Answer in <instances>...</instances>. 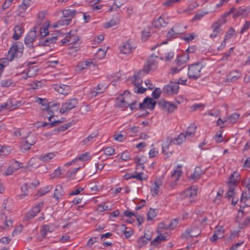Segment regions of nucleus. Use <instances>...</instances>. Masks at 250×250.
I'll return each mask as SVG.
<instances>
[{
    "instance_id": "25",
    "label": "nucleus",
    "mask_w": 250,
    "mask_h": 250,
    "mask_svg": "<svg viewBox=\"0 0 250 250\" xmlns=\"http://www.w3.org/2000/svg\"><path fill=\"white\" fill-rule=\"evenodd\" d=\"M196 126L194 125H191L184 132L185 136L188 137H192L196 132Z\"/></svg>"
},
{
    "instance_id": "60",
    "label": "nucleus",
    "mask_w": 250,
    "mask_h": 250,
    "mask_svg": "<svg viewBox=\"0 0 250 250\" xmlns=\"http://www.w3.org/2000/svg\"><path fill=\"white\" fill-rule=\"evenodd\" d=\"M222 131H218L215 137V141L217 143H221L223 141V137L222 136Z\"/></svg>"
},
{
    "instance_id": "30",
    "label": "nucleus",
    "mask_w": 250,
    "mask_h": 250,
    "mask_svg": "<svg viewBox=\"0 0 250 250\" xmlns=\"http://www.w3.org/2000/svg\"><path fill=\"white\" fill-rule=\"evenodd\" d=\"M54 156L55 155L53 153H48L40 155L39 159L40 160L45 162L52 159Z\"/></svg>"
},
{
    "instance_id": "48",
    "label": "nucleus",
    "mask_w": 250,
    "mask_h": 250,
    "mask_svg": "<svg viewBox=\"0 0 250 250\" xmlns=\"http://www.w3.org/2000/svg\"><path fill=\"white\" fill-rule=\"evenodd\" d=\"M175 33L178 35L179 34H182L185 32L184 29H181L180 27V25L176 24L174 26L171 28Z\"/></svg>"
},
{
    "instance_id": "23",
    "label": "nucleus",
    "mask_w": 250,
    "mask_h": 250,
    "mask_svg": "<svg viewBox=\"0 0 250 250\" xmlns=\"http://www.w3.org/2000/svg\"><path fill=\"white\" fill-rule=\"evenodd\" d=\"M162 185V183L160 181L156 180L154 182V187L151 188V192L152 196H156L159 192L160 187Z\"/></svg>"
},
{
    "instance_id": "41",
    "label": "nucleus",
    "mask_w": 250,
    "mask_h": 250,
    "mask_svg": "<svg viewBox=\"0 0 250 250\" xmlns=\"http://www.w3.org/2000/svg\"><path fill=\"white\" fill-rule=\"evenodd\" d=\"M250 198V189L248 191H243L240 199V202H244V203L248 201Z\"/></svg>"
},
{
    "instance_id": "14",
    "label": "nucleus",
    "mask_w": 250,
    "mask_h": 250,
    "mask_svg": "<svg viewBox=\"0 0 250 250\" xmlns=\"http://www.w3.org/2000/svg\"><path fill=\"white\" fill-rule=\"evenodd\" d=\"M240 175L237 172H234L231 174L227 183L228 185L235 187L240 181Z\"/></svg>"
},
{
    "instance_id": "10",
    "label": "nucleus",
    "mask_w": 250,
    "mask_h": 250,
    "mask_svg": "<svg viewBox=\"0 0 250 250\" xmlns=\"http://www.w3.org/2000/svg\"><path fill=\"white\" fill-rule=\"evenodd\" d=\"M226 22L225 18L223 16L222 19L214 22L211 26V28L213 29V33L210 35V37L211 38L216 37L221 31V26Z\"/></svg>"
},
{
    "instance_id": "54",
    "label": "nucleus",
    "mask_w": 250,
    "mask_h": 250,
    "mask_svg": "<svg viewBox=\"0 0 250 250\" xmlns=\"http://www.w3.org/2000/svg\"><path fill=\"white\" fill-rule=\"evenodd\" d=\"M80 168L81 167H79L77 168H73L71 170L68 171L66 173V177L69 178L74 176V175H75L78 170H79Z\"/></svg>"
},
{
    "instance_id": "51",
    "label": "nucleus",
    "mask_w": 250,
    "mask_h": 250,
    "mask_svg": "<svg viewBox=\"0 0 250 250\" xmlns=\"http://www.w3.org/2000/svg\"><path fill=\"white\" fill-rule=\"evenodd\" d=\"M235 30L232 28H230L229 29L227 32L225 37V40H228L230 39L234 35Z\"/></svg>"
},
{
    "instance_id": "38",
    "label": "nucleus",
    "mask_w": 250,
    "mask_h": 250,
    "mask_svg": "<svg viewBox=\"0 0 250 250\" xmlns=\"http://www.w3.org/2000/svg\"><path fill=\"white\" fill-rule=\"evenodd\" d=\"M52 230L50 229V228L49 226H48L47 225H43L42 226V229L41 230V235L43 238H45L47 233L48 232H51Z\"/></svg>"
},
{
    "instance_id": "39",
    "label": "nucleus",
    "mask_w": 250,
    "mask_h": 250,
    "mask_svg": "<svg viewBox=\"0 0 250 250\" xmlns=\"http://www.w3.org/2000/svg\"><path fill=\"white\" fill-rule=\"evenodd\" d=\"M0 84L2 87H9L10 86H14V83L11 79H4L0 82Z\"/></svg>"
},
{
    "instance_id": "42",
    "label": "nucleus",
    "mask_w": 250,
    "mask_h": 250,
    "mask_svg": "<svg viewBox=\"0 0 250 250\" xmlns=\"http://www.w3.org/2000/svg\"><path fill=\"white\" fill-rule=\"evenodd\" d=\"M28 188H30L27 183H24L21 187V190L23 193L21 195H19V197L21 199H22L23 197L27 195V191Z\"/></svg>"
},
{
    "instance_id": "15",
    "label": "nucleus",
    "mask_w": 250,
    "mask_h": 250,
    "mask_svg": "<svg viewBox=\"0 0 250 250\" xmlns=\"http://www.w3.org/2000/svg\"><path fill=\"white\" fill-rule=\"evenodd\" d=\"M241 76V73L237 71H230L227 75L226 81L228 82H233Z\"/></svg>"
},
{
    "instance_id": "56",
    "label": "nucleus",
    "mask_w": 250,
    "mask_h": 250,
    "mask_svg": "<svg viewBox=\"0 0 250 250\" xmlns=\"http://www.w3.org/2000/svg\"><path fill=\"white\" fill-rule=\"evenodd\" d=\"M48 108H51L54 111H57L59 108L60 104L58 103H53L52 102H49V105H48Z\"/></svg>"
},
{
    "instance_id": "58",
    "label": "nucleus",
    "mask_w": 250,
    "mask_h": 250,
    "mask_svg": "<svg viewBox=\"0 0 250 250\" xmlns=\"http://www.w3.org/2000/svg\"><path fill=\"white\" fill-rule=\"evenodd\" d=\"M115 151V149L112 147H107L104 149V154L108 156L112 155Z\"/></svg>"
},
{
    "instance_id": "29",
    "label": "nucleus",
    "mask_w": 250,
    "mask_h": 250,
    "mask_svg": "<svg viewBox=\"0 0 250 250\" xmlns=\"http://www.w3.org/2000/svg\"><path fill=\"white\" fill-rule=\"evenodd\" d=\"M189 59V57L188 54H184L180 56H178L175 60L176 64L178 65H181L185 63Z\"/></svg>"
},
{
    "instance_id": "37",
    "label": "nucleus",
    "mask_w": 250,
    "mask_h": 250,
    "mask_svg": "<svg viewBox=\"0 0 250 250\" xmlns=\"http://www.w3.org/2000/svg\"><path fill=\"white\" fill-rule=\"evenodd\" d=\"M179 218H175V219H173L168 225L165 227V229H175L179 223Z\"/></svg>"
},
{
    "instance_id": "32",
    "label": "nucleus",
    "mask_w": 250,
    "mask_h": 250,
    "mask_svg": "<svg viewBox=\"0 0 250 250\" xmlns=\"http://www.w3.org/2000/svg\"><path fill=\"white\" fill-rule=\"evenodd\" d=\"M136 160L135 161L136 164H137V168L136 169H139V167H142V169L144 168V164L145 162V157L144 156L142 155L141 157H136Z\"/></svg>"
},
{
    "instance_id": "18",
    "label": "nucleus",
    "mask_w": 250,
    "mask_h": 250,
    "mask_svg": "<svg viewBox=\"0 0 250 250\" xmlns=\"http://www.w3.org/2000/svg\"><path fill=\"white\" fill-rule=\"evenodd\" d=\"M133 48L127 41L122 44L120 47V50L122 53L127 54L130 53Z\"/></svg>"
},
{
    "instance_id": "36",
    "label": "nucleus",
    "mask_w": 250,
    "mask_h": 250,
    "mask_svg": "<svg viewBox=\"0 0 250 250\" xmlns=\"http://www.w3.org/2000/svg\"><path fill=\"white\" fill-rule=\"evenodd\" d=\"M229 189L225 195V197L227 198H230L234 195H236V193L234 192L235 187L231 185H228Z\"/></svg>"
},
{
    "instance_id": "57",
    "label": "nucleus",
    "mask_w": 250,
    "mask_h": 250,
    "mask_svg": "<svg viewBox=\"0 0 250 250\" xmlns=\"http://www.w3.org/2000/svg\"><path fill=\"white\" fill-rule=\"evenodd\" d=\"M31 0H23L22 3L20 5V7L23 10H26L30 5Z\"/></svg>"
},
{
    "instance_id": "62",
    "label": "nucleus",
    "mask_w": 250,
    "mask_h": 250,
    "mask_svg": "<svg viewBox=\"0 0 250 250\" xmlns=\"http://www.w3.org/2000/svg\"><path fill=\"white\" fill-rule=\"evenodd\" d=\"M152 236V233L150 232L149 230H145L144 236H142L144 237V239H146L148 241H150Z\"/></svg>"
},
{
    "instance_id": "28",
    "label": "nucleus",
    "mask_w": 250,
    "mask_h": 250,
    "mask_svg": "<svg viewBox=\"0 0 250 250\" xmlns=\"http://www.w3.org/2000/svg\"><path fill=\"white\" fill-rule=\"evenodd\" d=\"M56 90L61 94L66 95L69 92L70 88L68 85L62 84L56 87Z\"/></svg>"
},
{
    "instance_id": "17",
    "label": "nucleus",
    "mask_w": 250,
    "mask_h": 250,
    "mask_svg": "<svg viewBox=\"0 0 250 250\" xmlns=\"http://www.w3.org/2000/svg\"><path fill=\"white\" fill-rule=\"evenodd\" d=\"M24 32L23 27L21 25H16L14 28V34L13 38L15 40H19Z\"/></svg>"
},
{
    "instance_id": "20",
    "label": "nucleus",
    "mask_w": 250,
    "mask_h": 250,
    "mask_svg": "<svg viewBox=\"0 0 250 250\" xmlns=\"http://www.w3.org/2000/svg\"><path fill=\"white\" fill-rule=\"evenodd\" d=\"M107 86L104 85L103 84L99 83L94 88V90L91 91V94L92 96H96L99 93L104 92V90L107 88Z\"/></svg>"
},
{
    "instance_id": "11",
    "label": "nucleus",
    "mask_w": 250,
    "mask_h": 250,
    "mask_svg": "<svg viewBox=\"0 0 250 250\" xmlns=\"http://www.w3.org/2000/svg\"><path fill=\"white\" fill-rule=\"evenodd\" d=\"M247 9L246 8L239 7L238 9H236L234 7L230 9L229 11L226 13L224 15V17L226 18L227 16L231 13H233V18H237L240 16L244 15L247 16L248 13H247Z\"/></svg>"
},
{
    "instance_id": "44",
    "label": "nucleus",
    "mask_w": 250,
    "mask_h": 250,
    "mask_svg": "<svg viewBox=\"0 0 250 250\" xmlns=\"http://www.w3.org/2000/svg\"><path fill=\"white\" fill-rule=\"evenodd\" d=\"M26 139V140L28 142V143H29V144H30L31 146L34 145L37 141L35 135L34 134L28 135Z\"/></svg>"
},
{
    "instance_id": "26",
    "label": "nucleus",
    "mask_w": 250,
    "mask_h": 250,
    "mask_svg": "<svg viewBox=\"0 0 250 250\" xmlns=\"http://www.w3.org/2000/svg\"><path fill=\"white\" fill-rule=\"evenodd\" d=\"M167 24V22H166L164 19L162 18L161 17H160L157 20L154 21L152 22V25L157 28L160 27L165 26Z\"/></svg>"
},
{
    "instance_id": "64",
    "label": "nucleus",
    "mask_w": 250,
    "mask_h": 250,
    "mask_svg": "<svg viewBox=\"0 0 250 250\" xmlns=\"http://www.w3.org/2000/svg\"><path fill=\"white\" fill-rule=\"evenodd\" d=\"M35 216H36V215L33 213V212L30 210L25 214V219L28 221L33 218Z\"/></svg>"
},
{
    "instance_id": "34",
    "label": "nucleus",
    "mask_w": 250,
    "mask_h": 250,
    "mask_svg": "<svg viewBox=\"0 0 250 250\" xmlns=\"http://www.w3.org/2000/svg\"><path fill=\"white\" fill-rule=\"evenodd\" d=\"M157 215V209L150 208L147 214V220H152Z\"/></svg>"
},
{
    "instance_id": "16",
    "label": "nucleus",
    "mask_w": 250,
    "mask_h": 250,
    "mask_svg": "<svg viewBox=\"0 0 250 250\" xmlns=\"http://www.w3.org/2000/svg\"><path fill=\"white\" fill-rule=\"evenodd\" d=\"M65 194V193L62 189V187L61 185H57L55 190L53 197L57 200L62 198Z\"/></svg>"
},
{
    "instance_id": "33",
    "label": "nucleus",
    "mask_w": 250,
    "mask_h": 250,
    "mask_svg": "<svg viewBox=\"0 0 250 250\" xmlns=\"http://www.w3.org/2000/svg\"><path fill=\"white\" fill-rule=\"evenodd\" d=\"M63 122V121L62 120H56V121H54L52 122H50V123L44 122L42 124V126L44 127V126H48V127L50 128V127H52L53 126H57L59 124L62 123Z\"/></svg>"
},
{
    "instance_id": "1",
    "label": "nucleus",
    "mask_w": 250,
    "mask_h": 250,
    "mask_svg": "<svg viewBox=\"0 0 250 250\" xmlns=\"http://www.w3.org/2000/svg\"><path fill=\"white\" fill-rule=\"evenodd\" d=\"M147 64L144 66L143 69L140 70L137 74L133 76L134 80L132 83L135 86L142 85L143 80L142 78L146 74H147L151 70H154L157 66V62L154 59L153 55L150 56L147 59Z\"/></svg>"
},
{
    "instance_id": "53",
    "label": "nucleus",
    "mask_w": 250,
    "mask_h": 250,
    "mask_svg": "<svg viewBox=\"0 0 250 250\" xmlns=\"http://www.w3.org/2000/svg\"><path fill=\"white\" fill-rule=\"evenodd\" d=\"M194 38L195 36L193 33H189L187 34L186 36L182 37L181 39L185 40L187 42H189L194 39Z\"/></svg>"
},
{
    "instance_id": "55",
    "label": "nucleus",
    "mask_w": 250,
    "mask_h": 250,
    "mask_svg": "<svg viewBox=\"0 0 250 250\" xmlns=\"http://www.w3.org/2000/svg\"><path fill=\"white\" fill-rule=\"evenodd\" d=\"M161 94V91L160 88H156L152 93V96L154 99H157L160 97Z\"/></svg>"
},
{
    "instance_id": "27",
    "label": "nucleus",
    "mask_w": 250,
    "mask_h": 250,
    "mask_svg": "<svg viewBox=\"0 0 250 250\" xmlns=\"http://www.w3.org/2000/svg\"><path fill=\"white\" fill-rule=\"evenodd\" d=\"M197 189L196 188L192 187L186 190L184 194L186 197L191 198L197 195Z\"/></svg>"
},
{
    "instance_id": "9",
    "label": "nucleus",
    "mask_w": 250,
    "mask_h": 250,
    "mask_svg": "<svg viewBox=\"0 0 250 250\" xmlns=\"http://www.w3.org/2000/svg\"><path fill=\"white\" fill-rule=\"evenodd\" d=\"M76 12L75 10H71L69 9H65L62 11L63 17L66 18L65 20H61L59 23L61 25H69L72 20V18L75 15Z\"/></svg>"
},
{
    "instance_id": "52",
    "label": "nucleus",
    "mask_w": 250,
    "mask_h": 250,
    "mask_svg": "<svg viewBox=\"0 0 250 250\" xmlns=\"http://www.w3.org/2000/svg\"><path fill=\"white\" fill-rule=\"evenodd\" d=\"M150 31H146L145 30H143L142 32V40L143 42H146L148 39V38L150 36Z\"/></svg>"
},
{
    "instance_id": "50",
    "label": "nucleus",
    "mask_w": 250,
    "mask_h": 250,
    "mask_svg": "<svg viewBox=\"0 0 250 250\" xmlns=\"http://www.w3.org/2000/svg\"><path fill=\"white\" fill-rule=\"evenodd\" d=\"M177 37V35L175 33L172 28L168 32L167 35V38L168 40H171Z\"/></svg>"
},
{
    "instance_id": "43",
    "label": "nucleus",
    "mask_w": 250,
    "mask_h": 250,
    "mask_svg": "<svg viewBox=\"0 0 250 250\" xmlns=\"http://www.w3.org/2000/svg\"><path fill=\"white\" fill-rule=\"evenodd\" d=\"M21 149L22 150V151L23 152V150L24 151L28 150L31 146L29 144V143L26 140H23L21 142Z\"/></svg>"
},
{
    "instance_id": "49",
    "label": "nucleus",
    "mask_w": 250,
    "mask_h": 250,
    "mask_svg": "<svg viewBox=\"0 0 250 250\" xmlns=\"http://www.w3.org/2000/svg\"><path fill=\"white\" fill-rule=\"evenodd\" d=\"M240 115L237 113H233L231 114L229 118V121L231 123H235L237 122L239 117Z\"/></svg>"
},
{
    "instance_id": "5",
    "label": "nucleus",
    "mask_w": 250,
    "mask_h": 250,
    "mask_svg": "<svg viewBox=\"0 0 250 250\" xmlns=\"http://www.w3.org/2000/svg\"><path fill=\"white\" fill-rule=\"evenodd\" d=\"M186 136L184 132L181 133L177 137L174 138H167V144L165 146H162V152L164 153L166 149H168L169 146L173 144L174 145H180L185 142Z\"/></svg>"
},
{
    "instance_id": "22",
    "label": "nucleus",
    "mask_w": 250,
    "mask_h": 250,
    "mask_svg": "<svg viewBox=\"0 0 250 250\" xmlns=\"http://www.w3.org/2000/svg\"><path fill=\"white\" fill-rule=\"evenodd\" d=\"M204 173L201 167H196L195 168L194 172L192 173L190 177L192 180H196L200 178V176Z\"/></svg>"
},
{
    "instance_id": "24",
    "label": "nucleus",
    "mask_w": 250,
    "mask_h": 250,
    "mask_svg": "<svg viewBox=\"0 0 250 250\" xmlns=\"http://www.w3.org/2000/svg\"><path fill=\"white\" fill-rule=\"evenodd\" d=\"M71 31L67 32L66 33V36L65 37L61 40V42L62 44L67 43H70L73 44L74 43L75 44H76V42H74L73 41V38H74V36H72L70 34Z\"/></svg>"
},
{
    "instance_id": "19",
    "label": "nucleus",
    "mask_w": 250,
    "mask_h": 250,
    "mask_svg": "<svg viewBox=\"0 0 250 250\" xmlns=\"http://www.w3.org/2000/svg\"><path fill=\"white\" fill-rule=\"evenodd\" d=\"M144 103L146 104V108L151 110L154 109L156 104V102L149 97L144 99Z\"/></svg>"
},
{
    "instance_id": "7",
    "label": "nucleus",
    "mask_w": 250,
    "mask_h": 250,
    "mask_svg": "<svg viewBox=\"0 0 250 250\" xmlns=\"http://www.w3.org/2000/svg\"><path fill=\"white\" fill-rule=\"evenodd\" d=\"M179 82H170L169 83L164 87V92L168 95L177 94L179 89Z\"/></svg>"
},
{
    "instance_id": "47",
    "label": "nucleus",
    "mask_w": 250,
    "mask_h": 250,
    "mask_svg": "<svg viewBox=\"0 0 250 250\" xmlns=\"http://www.w3.org/2000/svg\"><path fill=\"white\" fill-rule=\"evenodd\" d=\"M148 241L146 239H144V237H140L137 241L138 248H141L144 245H146Z\"/></svg>"
},
{
    "instance_id": "46",
    "label": "nucleus",
    "mask_w": 250,
    "mask_h": 250,
    "mask_svg": "<svg viewBox=\"0 0 250 250\" xmlns=\"http://www.w3.org/2000/svg\"><path fill=\"white\" fill-rule=\"evenodd\" d=\"M250 27V21H246L245 23L243 26L242 27L241 30L240 31V33L241 34H243L245 32H246L249 29Z\"/></svg>"
},
{
    "instance_id": "63",
    "label": "nucleus",
    "mask_w": 250,
    "mask_h": 250,
    "mask_svg": "<svg viewBox=\"0 0 250 250\" xmlns=\"http://www.w3.org/2000/svg\"><path fill=\"white\" fill-rule=\"evenodd\" d=\"M179 1L180 0H167L164 2L163 5L168 7L172 6L174 3L179 2Z\"/></svg>"
},
{
    "instance_id": "45",
    "label": "nucleus",
    "mask_w": 250,
    "mask_h": 250,
    "mask_svg": "<svg viewBox=\"0 0 250 250\" xmlns=\"http://www.w3.org/2000/svg\"><path fill=\"white\" fill-rule=\"evenodd\" d=\"M38 100L40 101L39 104H41L42 106H44L43 108H42L43 110H46V109H48V105H49V102L46 99H42L38 98Z\"/></svg>"
},
{
    "instance_id": "6",
    "label": "nucleus",
    "mask_w": 250,
    "mask_h": 250,
    "mask_svg": "<svg viewBox=\"0 0 250 250\" xmlns=\"http://www.w3.org/2000/svg\"><path fill=\"white\" fill-rule=\"evenodd\" d=\"M158 106L164 111L168 113L173 112L177 106L174 103L166 101L164 100H161L158 102Z\"/></svg>"
},
{
    "instance_id": "3",
    "label": "nucleus",
    "mask_w": 250,
    "mask_h": 250,
    "mask_svg": "<svg viewBox=\"0 0 250 250\" xmlns=\"http://www.w3.org/2000/svg\"><path fill=\"white\" fill-rule=\"evenodd\" d=\"M54 35L53 36L52 34L51 37H48L46 38H45V36L41 37L38 45L42 46H49L50 44L56 42L59 38L63 37V34L60 31H57Z\"/></svg>"
},
{
    "instance_id": "61",
    "label": "nucleus",
    "mask_w": 250,
    "mask_h": 250,
    "mask_svg": "<svg viewBox=\"0 0 250 250\" xmlns=\"http://www.w3.org/2000/svg\"><path fill=\"white\" fill-rule=\"evenodd\" d=\"M98 135V133H92L91 134L89 135L86 138L83 139V142L84 144H86L89 141H91L93 138L97 137Z\"/></svg>"
},
{
    "instance_id": "21",
    "label": "nucleus",
    "mask_w": 250,
    "mask_h": 250,
    "mask_svg": "<svg viewBox=\"0 0 250 250\" xmlns=\"http://www.w3.org/2000/svg\"><path fill=\"white\" fill-rule=\"evenodd\" d=\"M50 25V22L49 21H46L43 24V26L41 28L40 30V35L42 36H46L49 35V32L48 31V28Z\"/></svg>"
},
{
    "instance_id": "40",
    "label": "nucleus",
    "mask_w": 250,
    "mask_h": 250,
    "mask_svg": "<svg viewBox=\"0 0 250 250\" xmlns=\"http://www.w3.org/2000/svg\"><path fill=\"white\" fill-rule=\"evenodd\" d=\"M182 174V171L180 169H175L173 172L171 174V178L173 179L174 181H178L180 177Z\"/></svg>"
},
{
    "instance_id": "59",
    "label": "nucleus",
    "mask_w": 250,
    "mask_h": 250,
    "mask_svg": "<svg viewBox=\"0 0 250 250\" xmlns=\"http://www.w3.org/2000/svg\"><path fill=\"white\" fill-rule=\"evenodd\" d=\"M146 90V88H144L142 85L138 86H135L134 91L135 93L143 94Z\"/></svg>"
},
{
    "instance_id": "4",
    "label": "nucleus",
    "mask_w": 250,
    "mask_h": 250,
    "mask_svg": "<svg viewBox=\"0 0 250 250\" xmlns=\"http://www.w3.org/2000/svg\"><path fill=\"white\" fill-rule=\"evenodd\" d=\"M203 67V65L201 62L190 65L188 73L189 78L197 79L201 76V70Z\"/></svg>"
},
{
    "instance_id": "12",
    "label": "nucleus",
    "mask_w": 250,
    "mask_h": 250,
    "mask_svg": "<svg viewBox=\"0 0 250 250\" xmlns=\"http://www.w3.org/2000/svg\"><path fill=\"white\" fill-rule=\"evenodd\" d=\"M200 230L197 227H191L187 229L184 233L181 235V238L188 239L189 237H197L200 234Z\"/></svg>"
},
{
    "instance_id": "8",
    "label": "nucleus",
    "mask_w": 250,
    "mask_h": 250,
    "mask_svg": "<svg viewBox=\"0 0 250 250\" xmlns=\"http://www.w3.org/2000/svg\"><path fill=\"white\" fill-rule=\"evenodd\" d=\"M78 104V101L76 98L69 99L65 103L62 104L60 112L64 114L74 108Z\"/></svg>"
},
{
    "instance_id": "2",
    "label": "nucleus",
    "mask_w": 250,
    "mask_h": 250,
    "mask_svg": "<svg viewBox=\"0 0 250 250\" xmlns=\"http://www.w3.org/2000/svg\"><path fill=\"white\" fill-rule=\"evenodd\" d=\"M23 46L20 42L13 44L10 48L8 52L7 58L10 61H13L15 58L21 57L22 54Z\"/></svg>"
},
{
    "instance_id": "35",
    "label": "nucleus",
    "mask_w": 250,
    "mask_h": 250,
    "mask_svg": "<svg viewBox=\"0 0 250 250\" xmlns=\"http://www.w3.org/2000/svg\"><path fill=\"white\" fill-rule=\"evenodd\" d=\"M52 188L51 186H47L44 188H41L38 192H37V194L38 196H42L45 194L46 193L49 192L51 189Z\"/></svg>"
},
{
    "instance_id": "13",
    "label": "nucleus",
    "mask_w": 250,
    "mask_h": 250,
    "mask_svg": "<svg viewBox=\"0 0 250 250\" xmlns=\"http://www.w3.org/2000/svg\"><path fill=\"white\" fill-rule=\"evenodd\" d=\"M37 37V35L35 34L34 31H29L24 39L25 45L32 49L34 48L33 42Z\"/></svg>"
},
{
    "instance_id": "31",
    "label": "nucleus",
    "mask_w": 250,
    "mask_h": 250,
    "mask_svg": "<svg viewBox=\"0 0 250 250\" xmlns=\"http://www.w3.org/2000/svg\"><path fill=\"white\" fill-rule=\"evenodd\" d=\"M71 126V124L70 123L64 124L61 125L60 127L58 128L57 129H55L53 130L54 134H57L61 132L64 131L65 130L68 129Z\"/></svg>"
}]
</instances>
